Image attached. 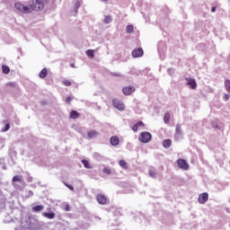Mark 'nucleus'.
<instances>
[{"mask_svg":"<svg viewBox=\"0 0 230 230\" xmlns=\"http://www.w3.org/2000/svg\"><path fill=\"white\" fill-rule=\"evenodd\" d=\"M10 130V123H6L4 128L2 129V132H8Z\"/></svg>","mask_w":230,"mask_h":230,"instance_id":"obj_34","label":"nucleus"},{"mask_svg":"<svg viewBox=\"0 0 230 230\" xmlns=\"http://www.w3.org/2000/svg\"><path fill=\"white\" fill-rule=\"evenodd\" d=\"M14 8L17 12H21V13H31L33 12V5L31 4L24 5L21 3H16Z\"/></svg>","mask_w":230,"mask_h":230,"instance_id":"obj_2","label":"nucleus"},{"mask_svg":"<svg viewBox=\"0 0 230 230\" xmlns=\"http://www.w3.org/2000/svg\"><path fill=\"white\" fill-rule=\"evenodd\" d=\"M142 128H145L143 121H138L132 127L133 132H137V130H141Z\"/></svg>","mask_w":230,"mask_h":230,"instance_id":"obj_13","label":"nucleus"},{"mask_svg":"<svg viewBox=\"0 0 230 230\" xmlns=\"http://www.w3.org/2000/svg\"><path fill=\"white\" fill-rule=\"evenodd\" d=\"M24 229H26V227H24L23 225H22L21 226L16 227L14 230H24Z\"/></svg>","mask_w":230,"mask_h":230,"instance_id":"obj_39","label":"nucleus"},{"mask_svg":"<svg viewBox=\"0 0 230 230\" xmlns=\"http://www.w3.org/2000/svg\"><path fill=\"white\" fill-rule=\"evenodd\" d=\"M17 186H21V183H20V182H17Z\"/></svg>","mask_w":230,"mask_h":230,"instance_id":"obj_47","label":"nucleus"},{"mask_svg":"<svg viewBox=\"0 0 230 230\" xmlns=\"http://www.w3.org/2000/svg\"><path fill=\"white\" fill-rule=\"evenodd\" d=\"M89 139H94V137H98V133L96 130H91L88 132Z\"/></svg>","mask_w":230,"mask_h":230,"instance_id":"obj_19","label":"nucleus"},{"mask_svg":"<svg viewBox=\"0 0 230 230\" xmlns=\"http://www.w3.org/2000/svg\"><path fill=\"white\" fill-rule=\"evenodd\" d=\"M163 146L164 148H170V146H172V140L170 139H166L163 142Z\"/></svg>","mask_w":230,"mask_h":230,"instance_id":"obj_21","label":"nucleus"},{"mask_svg":"<svg viewBox=\"0 0 230 230\" xmlns=\"http://www.w3.org/2000/svg\"><path fill=\"white\" fill-rule=\"evenodd\" d=\"M27 195H28V197H33V191L28 190Z\"/></svg>","mask_w":230,"mask_h":230,"instance_id":"obj_41","label":"nucleus"},{"mask_svg":"<svg viewBox=\"0 0 230 230\" xmlns=\"http://www.w3.org/2000/svg\"><path fill=\"white\" fill-rule=\"evenodd\" d=\"M226 89L228 93H230V80H226L225 83Z\"/></svg>","mask_w":230,"mask_h":230,"instance_id":"obj_32","label":"nucleus"},{"mask_svg":"<svg viewBox=\"0 0 230 230\" xmlns=\"http://www.w3.org/2000/svg\"><path fill=\"white\" fill-rule=\"evenodd\" d=\"M44 209V205H37L32 208L34 213H40Z\"/></svg>","mask_w":230,"mask_h":230,"instance_id":"obj_17","label":"nucleus"},{"mask_svg":"<svg viewBox=\"0 0 230 230\" xmlns=\"http://www.w3.org/2000/svg\"><path fill=\"white\" fill-rule=\"evenodd\" d=\"M134 91H136L134 86H126L122 89V93L125 94V96H130Z\"/></svg>","mask_w":230,"mask_h":230,"instance_id":"obj_9","label":"nucleus"},{"mask_svg":"<svg viewBox=\"0 0 230 230\" xmlns=\"http://www.w3.org/2000/svg\"><path fill=\"white\" fill-rule=\"evenodd\" d=\"M177 164L181 170H188V168H190V164H188V162L184 159H179Z\"/></svg>","mask_w":230,"mask_h":230,"instance_id":"obj_7","label":"nucleus"},{"mask_svg":"<svg viewBox=\"0 0 230 230\" xmlns=\"http://www.w3.org/2000/svg\"><path fill=\"white\" fill-rule=\"evenodd\" d=\"M96 200L98 204H101L102 206H105V204H107V196L103 194H98L96 196Z\"/></svg>","mask_w":230,"mask_h":230,"instance_id":"obj_8","label":"nucleus"},{"mask_svg":"<svg viewBox=\"0 0 230 230\" xmlns=\"http://www.w3.org/2000/svg\"><path fill=\"white\" fill-rule=\"evenodd\" d=\"M70 118H72V119H76V118H78V111H72L70 113Z\"/></svg>","mask_w":230,"mask_h":230,"instance_id":"obj_24","label":"nucleus"},{"mask_svg":"<svg viewBox=\"0 0 230 230\" xmlns=\"http://www.w3.org/2000/svg\"><path fill=\"white\" fill-rule=\"evenodd\" d=\"M112 104H113V107H115V109H118V111H125V104H123L121 101L118 99H113Z\"/></svg>","mask_w":230,"mask_h":230,"instance_id":"obj_6","label":"nucleus"},{"mask_svg":"<svg viewBox=\"0 0 230 230\" xmlns=\"http://www.w3.org/2000/svg\"><path fill=\"white\" fill-rule=\"evenodd\" d=\"M22 225L25 227V229H29V230L39 229V220H37V218H35V217L33 216H29L25 219V224L22 223Z\"/></svg>","mask_w":230,"mask_h":230,"instance_id":"obj_1","label":"nucleus"},{"mask_svg":"<svg viewBox=\"0 0 230 230\" xmlns=\"http://www.w3.org/2000/svg\"><path fill=\"white\" fill-rule=\"evenodd\" d=\"M7 85L10 87H15V83H8Z\"/></svg>","mask_w":230,"mask_h":230,"instance_id":"obj_42","label":"nucleus"},{"mask_svg":"<svg viewBox=\"0 0 230 230\" xmlns=\"http://www.w3.org/2000/svg\"><path fill=\"white\" fill-rule=\"evenodd\" d=\"M168 75H170L172 76V75H173V73H175V68H169L167 70Z\"/></svg>","mask_w":230,"mask_h":230,"instance_id":"obj_35","label":"nucleus"},{"mask_svg":"<svg viewBox=\"0 0 230 230\" xmlns=\"http://www.w3.org/2000/svg\"><path fill=\"white\" fill-rule=\"evenodd\" d=\"M72 67H75V65H71Z\"/></svg>","mask_w":230,"mask_h":230,"instance_id":"obj_48","label":"nucleus"},{"mask_svg":"<svg viewBox=\"0 0 230 230\" xmlns=\"http://www.w3.org/2000/svg\"><path fill=\"white\" fill-rule=\"evenodd\" d=\"M164 123H168L170 121V113H165L164 117Z\"/></svg>","mask_w":230,"mask_h":230,"instance_id":"obj_31","label":"nucleus"},{"mask_svg":"<svg viewBox=\"0 0 230 230\" xmlns=\"http://www.w3.org/2000/svg\"><path fill=\"white\" fill-rule=\"evenodd\" d=\"M229 98H230L229 94H225V100H226V102H227V100H229Z\"/></svg>","mask_w":230,"mask_h":230,"instance_id":"obj_45","label":"nucleus"},{"mask_svg":"<svg viewBox=\"0 0 230 230\" xmlns=\"http://www.w3.org/2000/svg\"><path fill=\"white\" fill-rule=\"evenodd\" d=\"M27 182H33V177L29 176V177L27 178Z\"/></svg>","mask_w":230,"mask_h":230,"instance_id":"obj_40","label":"nucleus"},{"mask_svg":"<svg viewBox=\"0 0 230 230\" xmlns=\"http://www.w3.org/2000/svg\"><path fill=\"white\" fill-rule=\"evenodd\" d=\"M86 55L88 57H90L91 58H94V50H93V49L86 50Z\"/></svg>","mask_w":230,"mask_h":230,"instance_id":"obj_25","label":"nucleus"},{"mask_svg":"<svg viewBox=\"0 0 230 230\" xmlns=\"http://www.w3.org/2000/svg\"><path fill=\"white\" fill-rule=\"evenodd\" d=\"M119 166H121V168H123L124 170H127V162H125V160H120L119 162Z\"/></svg>","mask_w":230,"mask_h":230,"instance_id":"obj_28","label":"nucleus"},{"mask_svg":"<svg viewBox=\"0 0 230 230\" xmlns=\"http://www.w3.org/2000/svg\"><path fill=\"white\" fill-rule=\"evenodd\" d=\"M82 164H84V168L91 169V165L89 164V161L82 160Z\"/></svg>","mask_w":230,"mask_h":230,"instance_id":"obj_29","label":"nucleus"},{"mask_svg":"<svg viewBox=\"0 0 230 230\" xmlns=\"http://www.w3.org/2000/svg\"><path fill=\"white\" fill-rule=\"evenodd\" d=\"M45 76H48V69L43 68V69L40 72V78H44Z\"/></svg>","mask_w":230,"mask_h":230,"instance_id":"obj_22","label":"nucleus"},{"mask_svg":"<svg viewBox=\"0 0 230 230\" xmlns=\"http://www.w3.org/2000/svg\"><path fill=\"white\" fill-rule=\"evenodd\" d=\"M64 85H66V87H69L71 85V81L69 80H65L63 81Z\"/></svg>","mask_w":230,"mask_h":230,"instance_id":"obj_36","label":"nucleus"},{"mask_svg":"<svg viewBox=\"0 0 230 230\" xmlns=\"http://www.w3.org/2000/svg\"><path fill=\"white\" fill-rule=\"evenodd\" d=\"M103 172H104V173H108V175H111V173H112V171H111V169H109V168H107V167H105V168L103 169Z\"/></svg>","mask_w":230,"mask_h":230,"instance_id":"obj_37","label":"nucleus"},{"mask_svg":"<svg viewBox=\"0 0 230 230\" xmlns=\"http://www.w3.org/2000/svg\"><path fill=\"white\" fill-rule=\"evenodd\" d=\"M63 209H64V211H71V206H69V204H67V203H65L63 205Z\"/></svg>","mask_w":230,"mask_h":230,"instance_id":"obj_30","label":"nucleus"},{"mask_svg":"<svg viewBox=\"0 0 230 230\" xmlns=\"http://www.w3.org/2000/svg\"><path fill=\"white\" fill-rule=\"evenodd\" d=\"M111 75H112V76H121V75L119 73H112Z\"/></svg>","mask_w":230,"mask_h":230,"instance_id":"obj_44","label":"nucleus"},{"mask_svg":"<svg viewBox=\"0 0 230 230\" xmlns=\"http://www.w3.org/2000/svg\"><path fill=\"white\" fill-rule=\"evenodd\" d=\"M110 143L112 146H118V145H119V138H118V137H111Z\"/></svg>","mask_w":230,"mask_h":230,"instance_id":"obj_15","label":"nucleus"},{"mask_svg":"<svg viewBox=\"0 0 230 230\" xmlns=\"http://www.w3.org/2000/svg\"><path fill=\"white\" fill-rule=\"evenodd\" d=\"M65 186H66V188H68V190H71V191H75V187H73V185H69V184H65Z\"/></svg>","mask_w":230,"mask_h":230,"instance_id":"obj_38","label":"nucleus"},{"mask_svg":"<svg viewBox=\"0 0 230 230\" xmlns=\"http://www.w3.org/2000/svg\"><path fill=\"white\" fill-rule=\"evenodd\" d=\"M182 136V128H181V124L176 125L174 139L177 141Z\"/></svg>","mask_w":230,"mask_h":230,"instance_id":"obj_11","label":"nucleus"},{"mask_svg":"<svg viewBox=\"0 0 230 230\" xmlns=\"http://www.w3.org/2000/svg\"><path fill=\"white\" fill-rule=\"evenodd\" d=\"M134 31V26L132 25H128L126 27V33H132Z\"/></svg>","mask_w":230,"mask_h":230,"instance_id":"obj_27","label":"nucleus"},{"mask_svg":"<svg viewBox=\"0 0 230 230\" xmlns=\"http://www.w3.org/2000/svg\"><path fill=\"white\" fill-rule=\"evenodd\" d=\"M33 9L39 12L44 10V0H35L32 5V10Z\"/></svg>","mask_w":230,"mask_h":230,"instance_id":"obj_5","label":"nucleus"},{"mask_svg":"<svg viewBox=\"0 0 230 230\" xmlns=\"http://www.w3.org/2000/svg\"><path fill=\"white\" fill-rule=\"evenodd\" d=\"M42 217H45V218H49V220H53V218H55V214L53 212H43Z\"/></svg>","mask_w":230,"mask_h":230,"instance_id":"obj_18","label":"nucleus"},{"mask_svg":"<svg viewBox=\"0 0 230 230\" xmlns=\"http://www.w3.org/2000/svg\"><path fill=\"white\" fill-rule=\"evenodd\" d=\"M103 22L104 24H111V22H112V16L111 15L104 16Z\"/></svg>","mask_w":230,"mask_h":230,"instance_id":"obj_20","label":"nucleus"},{"mask_svg":"<svg viewBox=\"0 0 230 230\" xmlns=\"http://www.w3.org/2000/svg\"><path fill=\"white\" fill-rule=\"evenodd\" d=\"M82 6V0H74V8L75 10V13H78V8Z\"/></svg>","mask_w":230,"mask_h":230,"instance_id":"obj_16","label":"nucleus"},{"mask_svg":"<svg viewBox=\"0 0 230 230\" xmlns=\"http://www.w3.org/2000/svg\"><path fill=\"white\" fill-rule=\"evenodd\" d=\"M66 103H71V97H66Z\"/></svg>","mask_w":230,"mask_h":230,"instance_id":"obj_43","label":"nucleus"},{"mask_svg":"<svg viewBox=\"0 0 230 230\" xmlns=\"http://www.w3.org/2000/svg\"><path fill=\"white\" fill-rule=\"evenodd\" d=\"M208 199H209V195L204 192L199 196L198 202H199V204H206Z\"/></svg>","mask_w":230,"mask_h":230,"instance_id":"obj_10","label":"nucleus"},{"mask_svg":"<svg viewBox=\"0 0 230 230\" xmlns=\"http://www.w3.org/2000/svg\"><path fill=\"white\" fill-rule=\"evenodd\" d=\"M149 176L152 177V179H155L157 176V172L154 169L149 170Z\"/></svg>","mask_w":230,"mask_h":230,"instance_id":"obj_26","label":"nucleus"},{"mask_svg":"<svg viewBox=\"0 0 230 230\" xmlns=\"http://www.w3.org/2000/svg\"><path fill=\"white\" fill-rule=\"evenodd\" d=\"M2 71H3L4 75H8V73H10V67L6 65H4L2 66Z\"/></svg>","mask_w":230,"mask_h":230,"instance_id":"obj_23","label":"nucleus"},{"mask_svg":"<svg viewBox=\"0 0 230 230\" xmlns=\"http://www.w3.org/2000/svg\"><path fill=\"white\" fill-rule=\"evenodd\" d=\"M12 181L15 190H24V180H22V176L15 175Z\"/></svg>","mask_w":230,"mask_h":230,"instance_id":"obj_3","label":"nucleus"},{"mask_svg":"<svg viewBox=\"0 0 230 230\" xmlns=\"http://www.w3.org/2000/svg\"><path fill=\"white\" fill-rule=\"evenodd\" d=\"M94 157H95V159H97V161H102L103 159L102 155H100L99 153H95Z\"/></svg>","mask_w":230,"mask_h":230,"instance_id":"obj_33","label":"nucleus"},{"mask_svg":"<svg viewBox=\"0 0 230 230\" xmlns=\"http://www.w3.org/2000/svg\"><path fill=\"white\" fill-rule=\"evenodd\" d=\"M211 12L213 13L217 12V7H212Z\"/></svg>","mask_w":230,"mask_h":230,"instance_id":"obj_46","label":"nucleus"},{"mask_svg":"<svg viewBox=\"0 0 230 230\" xmlns=\"http://www.w3.org/2000/svg\"><path fill=\"white\" fill-rule=\"evenodd\" d=\"M132 57H134V58H139V57H143V49H135L132 51Z\"/></svg>","mask_w":230,"mask_h":230,"instance_id":"obj_12","label":"nucleus"},{"mask_svg":"<svg viewBox=\"0 0 230 230\" xmlns=\"http://www.w3.org/2000/svg\"><path fill=\"white\" fill-rule=\"evenodd\" d=\"M140 143H150L152 141V134L150 132H142L138 137Z\"/></svg>","mask_w":230,"mask_h":230,"instance_id":"obj_4","label":"nucleus"},{"mask_svg":"<svg viewBox=\"0 0 230 230\" xmlns=\"http://www.w3.org/2000/svg\"><path fill=\"white\" fill-rule=\"evenodd\" d=\"M187 84L190 85V89H197V81L193 78H186Z\"/></svg>","mask_w":230,"mask_h":230,"instance_id":"obj_14","label":"nucleus"}]
</instances>
